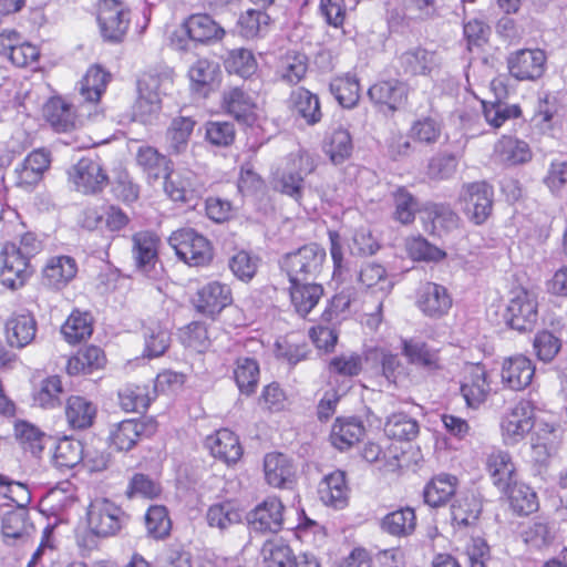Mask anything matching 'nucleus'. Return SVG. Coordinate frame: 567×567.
I'll return each instance as SVG.
<instances>
[{
	"instance_id": "nucleus-23",
	"label": "nucleus",
	"mask_w": 567,
	"mask_h": 567,
	"mask_svg": "<svg viewBox=\"0 0 567 567\" xmlns=\"http://www.w3.org/2000/svg\"><path fill=\"white\" fill-rule=\"evenodd\" d=\"M206 446L215 458L226 464L237 463L243 455V447L238 436L228 429L216 431L206 439Z\"/></svg>"
},
{
	"instance_id": "nucleus-37",
	"label": "nucleus",
	"mask_w": 567,
	"mask_h": 567,
	"mask_svg": "<svg viewBox=\"0 0 567 567\" xmlns=\"http://www.w3.org/2000/svg\"><path fill=\"white\" fill-rule=\"evenodd\" d=\"M482 513V503L474 494H460L451 505L452 520L458 528L474 526Z\"/></svg>"
},
{
	"instance_id": "nucleus-19",
	"label": "nucleus",
	"mask_w": 567,
	"mask_h": 567,
	"mask_svg": "<svg viewBox=\"0 0 567 567\" xmlns=\"http://www.w3.org/2000/svg\"><path fill=\"white\" fill-rule=\"evenodd\" d=\"M402 354L409 363L416 365L427 373L443 370V362L437 349L416 339L402 340Z\"/></svg>"
},
{
	"instance_id": "nucleus-33",
	"label": "nucleus",
	"mask_w": 567,
	"mask_h": 567,
	"mask_svg": "<svg viewBox=\"0 0 567 567\" xmlns=\"http://www.w3.org/2000/svg\"><path fill=\"white\" fill-rule=\"evenodd\" d=\"M34 526L29 519V511L24 506H17L6 513L1 522V533L7 544L24 539L33 532Z\"/></svg>"
},
{
	"instance_id": "nucleus-29",
	"label": "nucleus",
	"mask_w": 567,
	"mask_h": 567,
	"mask_svg": "<svg viewBox=\"0 0 567 567\" xmlns=\"http://www.w3.org/2000/svg\"><path fill=\"white\" fill-rule=\"evenodd\" d=\"M534 373L532 361L524 355H516L504 361L502 381L507 388L518 391L530 384Z\"/></svg>"
},
{
	"instance_id": "nucleus-22",
	"label": "nucleus",
	"mask_w": 567,
	"mask_h": 567,
	"mask_svg": "<svg viewBox=\"0 0 567 567\" xmlns=\"http://www.w3.org/2000/svg\"><path fill=\"white\" fill-rule=\"evenodd\" d=\"M231 302V292L228 286L218 281L205 285L197 293L195 306L198 312L214 317Z\"/></svg>"
},
{
	"instance_id": "nucleus-34",
	"label": "nucleus",
	"mask_w": 567,
	"mask_h": 567,
	"mask_svg": "<svg viewBox=\"0 0 567 567\" xmlns=\"http://www.w3.org/2000/svg\"><path fill=\"white\" fill-rule=\"evenodd\" d=\"M110 80L111 74L101 65L90 66L78 86L82 101L89 104L97 103L105 92Z\"/></svg>"
},
{
	"instance_id": "nucleus-46",
	"label": "nucleus",
	"mask_w": 567,
	"mask_h": 567,
	"mask_svg": "<svg viewBox=\"0 0 567 567\" xmlns=\"http://www.w3.org/2000/svg\"><path fill=\"white\" fill-rule=\"evenodd\" d=\"M416 526L414 509L404 507L389 513L384 516L381 527L392 536L405 537L411 535Z\"/></svg>"
},
{
	"instance_id": "nucleus-60",
	"label": "nucleus",
	"mask_w": 567,
	"mask_h": 567,
	"mask_svg": "<svg viewBox=\"0 0 567 567\" xmlns=\"http://www.w3.org/2000/svg\"><path fill=\"white\" fill-rule=\"evenodd\" d=\"M206 518L209 526L224 530L238 524L241 520V514L231 502H224L212 505Z\"/></svg>"
},
{
	"instance_id": "nucleus-14",
	"label": "nucleus",
	"mask_w": 567,
	"mask_h": 567,
	"mask_svg": "<svg viewBox=\"0 0 567 567\" xmlns=\"http://www.w3.org/2000/svg\"><path fill=\"white\" fill-rule=\"evenodd\" d=\"M50 164V152L44 148L34 150L14 168V186L31 192L41 182Z\"/></svg>"
},
{
	"instance_id": "nucleus-42",
	"label": "nucleus",
	"mask_w": 567,
	"mask_h": 567,
	"mask_svg": "<svg viewBox=\"0 0 567 567\" xmlns=\"http://www.w3.org/2000/svg\"><path fill=\"white\" fill-rule=\"evenodd\" d=\"M96 412V406L83 396L72 395L68 399L65 415L73 429L84 430L92 426Z\"/></svg>"
},
{
	"instance_id": "nucleus-45",
	"label": "nucleus",
	"mask_w": 567,
	"mask_h": 567,
	"mask_svg": "<svg viewBox=\"0 0 567 567\" xmlns=\"http://www.w3.org/2000/svg\"><path fill=\"white\" fill-rule=\"evenodd\" d=\"M104 363L105 357L102 349L90 346L79 350L75 355L68 360L66 371L70 375L87 374L102 368Z\"/></svg>"
},
{
	"instance_id": "nucleus-7",
	"label": "nucleus",
	"mask_w": 567,
	"mask_h": 567,
	"mask_svg": "<svg viewBox=\"0 0 567 567\" xmlns=\"http://www.w3.org/2000/svg\"><path fill=\"white\" fill-rule=\"evenodd\" d=\"M31 275L30 260L16 243L7 241L0 251V281L10 289H18Z\"/></svg>"
},
{
	"instance_id": "nucleus-61",
	"label": "nucleus",
	"mask_w": 567,
	"mask_h": 567,
	"mask_svg": "<svg viewBox=\"0 0 567 567\" xmlns=\"http://www.w3.org/2000/svg\"><path fill=\"white\" fill-rule=\"evenodd\" d=\"M442 133L441 124L430 116L414 121L409 130V136L414 143L423 145L435 144Z\"/></svg>"
},
{
	"instance_id": "nucleus-39",
	"label": "nucleus",
	"mask_w": 567,
	"mask_h": 567,
	"mask_svg": "<svg viewBox=\"0 0 567 567\" xmlns=\"http://www.w3.org/2000/svg\"><path fill=\"white\" fill-rule=\"evenodd\" d=\"M457 478L449 474L433 477L423 492L424 502L431 507L444 506L456 493Z\"/></svg>"
},
{
	"instance_id": "nucleus-1",
	"label": "nucleus",
	"mask_w": 567,
	"mask_h": 567,
	"mask_svg": "<svg viewBox=\"0 0 567 567\" xmlns=\"http://www.w3.org/2000/svg\"><path fill=\"white\" fill-rule=\"evenodd\" d=\"M173 85L169 71L147 72L137 82L138 97L134 107V116L142 123H150L161 112L162 95Z\"/></svg>"
},
{
	"instance_id": "nucleus-47",
	"label": "nucleus",
	"mask_w": 567,
	"mask_h": 567,
	"mask_svg": "<svg viewBox=\"0 0 567 567\" xmlns=\"http://www.w3.org/2000/svg\"><path fill=\"white\" fill-rule=\"evenodd\" d=\"M153 400L147 384H127L118 391L120 406L126 412L145 411Z\"/></svg>"
},
{
	"instance_id": "nucleus-17",
	"label": "nucleus",
	"mask_w": 567,
	"mask_h": 567,
	"mask_svg": "<svg viewBox=\"0 0 567 567\" xmlns=\"http://www.w3.org/2000/svg\"><path fill=\"white\" fill-rule=\"evenodd\" d=\"M546 55L542 50H518L507 58L511 75L520 81H535L545 71Z\"/></svg>"
},
{
	"instance_id": "nucleus-21",
	"label": "nucleus",
	"mask_w": 567,
	"mask_h": 567,
	"mask_svg": "<svg viewBox=\"0 0 567 567\" xmlns=\"http://www.w3.org/2000/svg\"><path fill=\"white\" fill-rule=\"evenodd\" d=\"M35 333L37 321L29 311L13 312L6 321V336L11 347H27L34 340Z\"/></svg>"
},
{
	"instance_id": "nucleus-30",
	"label": "nucleus",
	"mask_w": 567,
	"mask_h": 567,
	"mask_svg": "<svg viewBox=\"0 0 567 567\" xmlns=\"http://www.w3.org/2000/svg\"><path fill=\"white\" fill-rule=\"evenodd\" d=\"M417 306L429 317H441L452 306L447 289L434 282H426L420 290Z\"/></svg>"
},
{
	"instance_id": "nucleus-3",
	"label": "nucleus",
	"mask_w": 567,
	"mask_h": 567,
	"mask_svg": "<svg viewBox=\"0 0 567 567\" xmlns=\"http://www.w3.org/2000/svg\"><path fill=\"white\" fill-rule=\"evenodd\" d=\"M86 523L90 530L102 539H106L126 528L130 515L107 498H95L87 507Z\"/></svg>"
},
{
	"instance_id": "nucleus-43",
	"label": "nucleus",
	"mask_w": 567,
	"mask_h": 567,
	"mask_svg": "<svg viewBox=\"0 0 567 567\" xmlns=\"http://www.w3.org/2000/svg\"><path fill=\"white\" fill-rule=\"evenodd\" d=\"M143 337L145 341L144 354L147 358L163 355L171 343V332L168 328L155 320H150L144 324Z\"/></svg>"
},
{
	"instance_id": "nucleus-20",
	"label": "nucleus",
	"mask_w": 567,
	"mask_h": 567,
	"mask_svg": "<svg viewBox=\"0 0 567 567\" xmlns=\"http://www.w3.org/2000/svg\"><path fill=\"white\" fill-rule=\"evenodd\" d=\"M183 28L190 40L203 44L221 41L226 34L225 29L207 13L189 16Z\"/></svg>"
},
{
	"instance_id": "nucleus-15",
	"label": "nucleus",
	"mask_w": 567,
	"mask_h": 567,
	"mask_svg": "<svg viewBox=\"0 0 567 567\" xmlns=\"http://www.w3.org/2000/svg\"><path fill=\"white\" fill-rule=\"evenodd\" d=\"M69 175L75 189L86 195L102 192L109 181L101 163L91 157L81 158Z\"/></svg>"
},
{
	"instance_id": "nucleus-51",
	"label": "nucleus",
	"mask_w": 567,
	"mask_h": 567,
	"mask_svg": "<svg viewBox=\"0 0 567 567\" xmlns=\"http://www.w3.org/2000/svg\"><path fill=\"white\" fill-rule=\"evenodd\" d=\"M92 317L87 312L73 311L61 328L64 339L72 344L91 337Z\"/></svg>"
},
{
	"instance_id": "nucleus-63",
	"label": "nucleus",
	"mask_w": 567,
	"mask_h": 567,
	"mask_svg": "<svg viewBox=\"0 0 567 567\" xmlns=\"http://www.w3.org/2000/svg\"><path fill=\"white\" fill-rule=\"evenodd\" d=\"M137 164L143 167L145 172L155 178L165 177L169 169V161L159 154L154 147L142 146L138 148L136 155Z\"/></svg>"
},
{
	"instance_id": "nucleus-40",
	"label": "nucleus",
	"mask_w": 567,
	"mask_h": 567,
	"mask_svg": "<svg viewBox=\"0 0 567 567\" xmlns=\"http://www.w3.org/2000/svg\"><path fill=\"white\" fill-rule=\"evenodd\" d=\"M364 434L361 421L354 417L337 419L330 434L331 443L338 450H347L359 442Z\"/></svg>"
},
{
	"instance_id": "nucleus-53",
	"label": "nucleus",
	"mask_w": 567,
	"mask_h": 567,
	"mask_svg": "<svg viewBox=\"0 0 567 567\" xmlns=\"http://www.w3.org/2000/svg\"><path fill=\"white\" fill-rule=\"evenodd\" d=\"M388 437L398 441H411L419 434V423L405 413H394L384 424Z\"/></svg>"
},
{
	"instance_id": "nucleus-64",
	"label": "nucleus",
	"mask_w": 567,
	"mask_h": 567,
	"mask_svg": "<svg viewBox=\"0 0 567 567\" xmlns=\"http://www.w3.org/2000/svg\"><path fill=\"white\" fill-rule=\"evenodd\" d=\"M394 218L403 225L414 221L415 213L419 209L416 198L405 188L398 187L393 192Z\"/></svg>"
},
{
	"instance_id": "nucleus-8",
	"label": "nucleus",
	"mask_w": 567,
	"mask_h": 567,
	"mask_svg": "<svg viewBox=\"0 0 567 567\" xmlns=\"http://www.w3.org/2000/svg\"><path fill=\"white\" fill-rule=\"evenodd\" d=\"M97 22L104 40L121 42L130 25V10L118 0H101Z\"/></svg>"
},
{
	"instance_id": "nucleus-41",
	"label": "nucleus",
	"mask_w": 567,
	"mask_h": 567,
	"mask_svg": "<svg viewBox=\"0 0 567 567\" xmlns=\"http://www.w3.org/2000/svg\"><path fill=\"white\" fill-rule=\"evenodd\" d=\"M196 121L192 116L174 117L166 131V142L171 153L182 154L188 147Z\"/></svg>"
},
{
	"instance_id": "nucleus-50",
	"label": "nucleus",
	"mask_w": 567,
	"mask_h": 567,
	"mask_svg": "<svg viewBox=\"0 0 567 567\" xmlns=\"http://www.w3.org/2000/svg\"><path fill=\"white\" fill-rule=\"evenodd\" d=\"M234 378L240 393L250 395L256 391L259 380V365L252 358L240 357L236 360Z\"/></svg>"
},
{
	"instance_id": "nucleus-6",
	"label": "nucleus",
	"mask_w": 567,
	"mask_h": 567,
	"mask_svg": "<svg viewBox=\"0 0 567 567\" xmlns=\"http://www.w3.org/2000/svg\"><path fill=\"white\" fill-rule=\"evenodd\" d=\"M494 189L486 182H473L462 186L460 203L465 216L475 225L484 224L493 210Z\"/></svg>"
},
{
	"instance_id": "nucleus-57",
	"label": "nucleus",
	"mask_w": 567,
	"mask_h": 567,
	"mask_svg": "<svg viewBox=\"0 0 567 567\" xmlns=\"http://www.w3.org/2000/svg\"><path fill=\"white\" fill-rule=\"evenodd\" d=\"M360 282L369 289L374 288L386 296L393 288L392 280L388 277L386 270L380 264L368 262L363 265L359 272Z\"/></svg>"
},
{
	"instance_id": "nucleus-56",
	"label": "nucleus",
	"mask_w": 567,
	"mask_h": 567,
	"mask_svg": "<svg viewBox=\"0 0 567 567\" xmlns=\"http://www.w3.org/2000/svg\"><path fill=\"white\" fill-rule=\"evenodd\" d=\"M14 435L23 450L29 451L32 455H39L44 449L47 435L27 421L16 422Z\"/></svg>"
},
{
	"instance_id": "nucleus-11",
	"label": "nucleus",
	"mask_w": 567,
	"mask_h": 567,
	"mask_svg": "<svg viewBox=\"0 0 567 567\" xmlns=\"http://www.w3.org/2000/svg\"><path fill=\"white\" fill-rule=\"evenodd\" d=\"M535 409L530 401L517 402L502 420V435L505 444L522 441L534 427Z\"/></svg>"
},
{
	"instance_id": "nucleus-31",
	"label": "nucleus",
	"mask_w": 567,
	"mask_h": 567,
	"mask_svg": "<svg viewBox=\"0 0 567 567\" xmlns=\"http://www.w3.org/2000/svg\"><path fill=\"white\" fill-rule=\"evenodd\" d=\"M318 493L326 505L337 509L343 508L349 498L344 472L334 471L326 475L319 484Z\"/></svg>"
},
{
	"instance_id": "nucleus-16",
	"label": "nucleus",
	"mask_w": 567,
	"mask_h": 567,
	"mask_svg": "<svg viewBox=\"0 0 567 567\" xmlns=\"http://www.w3.org/2000/svg\"><path fill=\"white\" fill-rule=\"evenodd\" d=\"M408 94L409 85L396 79L377 82L368 90L370 100L381 111L390 113H394L405 104Z\"/></svg>"
},
{
	"instance_id": "nucleus-28",
	"label": "nucleus",
	"mask_w": 567,
	"mask_h": 567,
	"mask_svg": "<svg viewBox=\"0 0 567 567\" xmlns=\"http://www.w3.org/2000/svg\"><path fill=\"white\" fill-rule=\"evenodd\" d=\"M486 467L493 484L499 491H506L516 478V466L508 452L495 449L486 458Z\"/></svg>"
},
{
	"instance_id": "nucleus-32",
	"label": "nucleus",
	"mask_w": 567,
	"mask_h": 567,
	"mask_svg": "<svg viewBox=\"0 0 567 567\" xmlns=\"http://www.w3.org/2000/svg\"><path fill=\"white\" fill-rule=\"evenodd\" d=\"M494 157L502 164L515 166L529 162L532 151L526 142L504 135L494 145Z\"/></svg>"
},
{
	"instance_id": "nucleus-12",
	"label": "nucleus",
	"mask_w": 567,
	"mask_h": 567,
	"mask_svg": "<svg viewBox=\"0 0 567 567\" xmlns=\"http://www.w3.org/2000/svg\"><path fill=\"white\" fill-rule=\"evenodd\" d=\"M285 506L278 497L270 496L247 514V523L252 533L276 534L284 526Z\"/></svg>"
},
{
	"instance_id": "nucleus-18",
	"label": "nucleus",
	"mask_w": 567,
	"mask_h": 567,
	"mask_svg": "<svg viewBox=\"0 0 567 567\" xmlns=\"http://www.w3.org/2000/svg\"><path fill=\"white\" fill-rule=\"evenodd\" d=\"M402 74L427 76L440 68L441 59L435 51L422 47H412L398 56Z\"/></svg>"
},
{
	"instance_id": "nucleus-48",
	"label": "nucleus",
	"mask_w": 567,
	"mask_h": 567,
	"mask_svg": "<svg viewBox=\"0 0 567 567\" xmlns=\"http://www.w3.org/2000/svg\"><path fill=\"white\" fill-rule=\"evenodd\" d=\"M507 494L511 508L518 515H529L537 511L538 501L536 493L527 485L517 483L516 478L511 487L503 491Z\"/></svg>"
},
{
	"instance_id": "nucleus-27",
	"label": "nucleus",
	"mask_w": 567,
	"mask_h": 567,
	"mask_svg": "<svg viewBox=\"0 0 567 567\" xmlns=\"http://www.w3.org/2000/svg\"><path fill=\"white\" fill-rule=\"evenodd\" d=\"M265 477L269 485L288 488L293 483L296 468L282 453H269L264 461Z\"/></svg>"
},
{
	"instance_id": "nucleus-62",
	"label": "nucleus",
	"mask_w": 567,
	"mask_h": 567,
	"mask_svg": "<svg viewBox=\"0 0 567 567\" xmlns=\"http://www.w3.org/2000/svg\"><path fill=\"white\" fill-rule=\"evenodd\" d=\"M482 106L485 121L494 128H498L507 120L517 118L520 115L518 105L502 101L483 102Z\"/></svg>"
},
{
	"instance_id": "nucleus-2",
	"label": "nucleus",
	"mask_w": 567,
	"mask_h": 567,
	"mask_svg": "<svg viewBox=\"0 0 567 567\" xmlns=\"http://www.w3.org/2000/svg\"><path fill=\"white\" fill-rule=\"evenodd\" d=\"M315 169L316 163L309 153L302 151L291 153L286 158V167L274 176V189L300 204L305 177Z\"/></svg>"
},
{
	"instance_id": "nucleus-55",
	"label": "nucleus",
	"mask_w": 567,
	"mask_h": 567,
	"mask_svg": "<svg viewBox=\"0 0 567 567\" xmlns=\"http://www.w3.org/2000/svg\"><path fill=\"white\" fill-rule=\"evenodd\" d=\"M426 218L431 220L432 231H450L458 225V215L447 204L431 203L424 208Z\"/></svg>"
},
{
	"instance_id": "nucleus-10",
	"label": "nucleus",
	"mask_w": 567,
	"mask_h": 567,
	"mask_svg": "<svg viewBox=\"0 0 567 567\" xmlns=\"http://www.w3.org/2000/svg\"><path fill=\"white\" fill-rule=\"evenodd\" d=\"M537 302L533 295L525 289L512 291L504 317L513 330H532L537 321Z\"/></svg>"
},
{
	"instance_id": "nucleus-59",
	"label": "nucleus",
	"mask_w": 567,
	"mask_h": 567,
	"mask_svg": "<svg viewBox=\"0 0 567 567\" xmlns=\"http://www.w3.org/2000/svg\"><path fill=\"white\" fill-rule=\"evenodd\" d=\"M224 105L226 111L237 120H246L255 103L249 93L236 86L225 91Z\"/></svg>"
},
{
	"instance_id": "nucleus-44",
	"label": "nucleus",
	"mask_w": 567,
	"mask_h": 567,
	"mask_svg": "<svg viewBox=\"0 0 567 567\" xmlns=\"http://www.w3.org/2000/svg\"><path fill=\"white\" fill-rule=\"evenodd\" d=\"M43 116L56 132H66L74 126L72 105L61 97H52L44 104Z\"/></svg>"
},
{
	"instance_id": "nucleus-13",
	"label": "nucleus",
	"mask_w": 567,
	"mask_h": 567,
	"mask_svg": "<svg viewBox=\"0 0 567 567\" xmlns=\"http://www.w3.org/2000/svg\"><path fill=\"white\" fill-rule=\"evenodd\" d=\"M157 424L153 419H128L115 423L110 430V442L118 451H130L143 436L156 432Z\"/></svg>"
},
{
	"instance_id": "nucleus-25",
	"label": "nucleus",
	"mask_w": 567,
	"mask_h": 567,
	"mask_svg": "<svg viewBox=\"0 0 567 567\" xmlns=\"http://www.w3.org/2000/svg\"><path fill=\"white\" fill-rule=\"evenodd\" d=\"M133 258L138 270L148 274L158 261L159 238L152 231H138L133 238Z\"/></svg>"
},
{
	"instance_id": "nucleus-26",
	"label": "nucleus",
	"mask_w": 567,
	"mask_h": 567,
	"mask_svg": "<svg viewBox=\"0 0 567 567\" xmlns=\"http://www.w3.org/2000/svg\"><path fill=\"white\" fill-rule=\"evenodd\" d=\"M491 391L487 373L483 365L472 364L461 384V393L471 408L483 403Z\"/></svg>"
},
{
	"instance_id": "nucleus-49",
	"label": "nucleus",
	"mask_w": 567,
	"mask_h": 567,
	"mask_svg": "<svg viewBox=\"0 0 567 567\" xmlns=\"http://www.w3.org/2000/svg\"><path fill=\"white\" fill-rule=\"evenodd\" d=\"M308 70V59L299 52H288L281 60L277 69V76L285 83L298 84L306 75Z\"/></svg>"
},
{
	"instance_id": "nucleus-38",
	"label": "nucleus",
	"mask_w": 567,
	"mask_h": 567,
	"mask_svg": "<svg viewBox=\"0 0 567 567\" xmlns=\"http://www.w3.org/2000/svg\"><path fill=\"white\" fill-rule=\"evenodd\" d=\"M270 21L266 9H247L238 17L236 27L240 37L252 40L268 32Z\"/></svg>"
},
{
	"instance_id": "nucleus-4",
	"label": "nucleus",
	"mask_w": 567,
	"mask_h": 567,
	"mask_svg": "<svg viewBox=\"0 0 567 567\" xmlns=\"http://www.w3.org/2000/svg\"><path fill=\"white\" fill-rule=\"evenodd\" d=\"M324 248L317 244L305 245L284 257L282 267L290 282L315 281L323 269Z\"/></svg>"
},
{
	"instance_id": "nucleus-5",
	"label": "nucleus",
	"mask_w": 567,
	"mask_h": 567,
	"mask_svg": "<svg viewBox=\"0 0 567 567\" xmlns=\"http://www.w3.org/2000/svg\"><path fill=\"white\" fill-rule=\"evenodd\" d=\"M168 243L176 255L189 265L204 266L213 258L208 239L192 228H182L174 231L169 236Z\"/></svg>"
},
{
	"instance_id": "nucleus-24",
	"label": "nucleus",
	"mask_w": 567,
	"mask_h": 567,
	"mask_svg": "<svg viewBox=\"0 0 567 567\" xmlns=\"http://www.w3.org/2000/svg\"><path fill=\"white\" fill-rule=\"evenodd\" d=\"M78 265L71 256H53L48 259L43 270V284L53 289H61L73 280Z\"/></svg>"
},
{
	"instance_id": "nucleus-9",
	"label": "nucleus",
	"mask_w": 567,
	"mask_h": 567,
	"mask_svg": "<svg viewBox=\"0 0 567 567\" xmlns=\"http://www.w3.org/2000/svg\"><path fill=\"white\" fill-rule=\"evenodd\" d=\"M164 179L165 193L174 202L192 204L206 192V179L189 169L176 174L167 172Z\"/></svg>"
},
{
	"instance_id": "nucleus-36",
	"label": "nucleus",
	"mask_w": 567,
	"mask_h": 567,
	"mask_svg": "<svg viewBox=\"0 0 567 567\" xmlns=\"http://www.w3.org/2000/svg\"><path fill=\"white\" fill-rule=\"evenodd\" d=\"M292 112L308 125H316L322 118L319 97L305 87L292 91L290 95Z\"/></svg>"
},
{
	"instance_id": "nucleus-54",
	"label": "nucleus",
	"mask_w": 567,
	"mask_h": 567,
	"mask_svg": "<svg viewBox=\"0 0 567 567\" xmlns=\"http://www.w3.org/2000/svg\"><path fill=\"white\" fill-rule=\"evenodd\" d=\"M330 92L340 105L351 109L360 99V85L355 76L347 74L336 78L330 83Z\"/></svg>"
},
{
	"instance_id": "nucleus-52",
	"label": "nucleus",
	"mask_w": 567,
	"mask_h": 567,
	"mask_svg": "<svg viewBox=\"0 0 567 567\" xmlns=\"http://www.w3.org/2000/svg\"><path fill=\"white\" fill-rule=\"evenodd\" d=\"M225 70L240 78H249L256 73L258 64L252 52L245 48L230 50L224 60Z\"/></svg>"
},
{
	"instance_id": "nucleus-58",
	"label": "nucleus",
	"mask_w": 567,
	"mask_h": 567,
	"mask_svg": "<svg viewBox=\"0 0 567 567\" xmlns=\"http://www.w3.org/2000/svg\"><path fill=\"white\" fill-rule=\"evenodd\" d=\"M83 444L79 440L64 437L55 449L54 463L60 470H70L76 466L83 458Z\"/></svg>"
},
{
	"instance_id": "nucleus-35",
	"label": "nucleus",
	"mask_w": 567,
	"mask_h": 567,
	"mask_svg": "<svg viewBox=\"0 0 567 567\" xmlns=\"http://www.w3.org/2000/svg\"><path fill=\"white\" fill-rule=\"evenodd\" d=\"M290 299L296 311L305 317L319 302L323 295L321 285L315 281L290 282Z\"/></svg>"
}]
</instances>
